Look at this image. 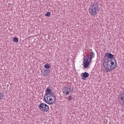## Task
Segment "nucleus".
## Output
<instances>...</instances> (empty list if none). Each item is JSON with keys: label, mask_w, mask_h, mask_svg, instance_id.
<instances>
[{"label": "nucleus", "mask_w": 124, "mask_h": 124, "mask_svg": "<svg viewBox=\"0 0 124 124\" xmlns=\"http://www.w3.org/2000/svg\"><path fill=\"white\" fill-rule=\"evenodd\" d=\"M51 15V12H48L45 15V16H46V17H50Z\"/></svg>", "instance_id": "12"}, {"label": "nucleus", "mask_w": 124, "mask_h": 124, "mask_svg": "<svg viewBox=\"0 0 124 124\" xmlns=\"http://www.w3.org/2000/svg\"><path fill=\"white\" fill-rule=\"evenodd\" d=\"M38 108L43 112H48L49 111V106L45 103H42L40 104Z\"/></svg>", "instance_id": "5"}, {"label": "nucleus", "mask_w": 124, "mask_h": 124, "mask_svg": "<svg viewBox=\"0 0 124 124\" xmlns=\"http://www.w3.org/2000/svg\"><path fill=\"white\" fill-rule=\"evenodd\" d=\"M71 91L72 90L70 88L67 86H65L62 89L63 93H64V94H65L66 95H68V94H69V93H71Z\"/></svg>", "instance_id": "6"}, {"label": "nucleus", "mask_w": 124, "mask_h": 124, "mask_svg": "<svg viewBox=\"0 0 124 124\" xmlns=\"http://www.w3.org/2000/svg\"><path fill=\"white\" fill-rule=\"evenodd\" d=\"M113 58V54L107 52L102 58L103 66L107 72H111L117 67V60Z\"/></svg>", "instance_id": "1"}, {"label": "nucleus", "mask_w": 124, "mask_h": 124, "mask_svg": "<svg viewBox=\"0 0 124 124\" xmlns=\"http://www.w3.org/2000/svg\"><path fill=\"white\" fill-rule=\"evenodd\" d=\"M42 74L44 77H47L49 76V74H50V70L45 69L44 70V71H42Z\"/></svg>", "instance_id": "7"}, {"label": "nucleus", "mask_w": 124, "mask_h": 124, "mask_svg": "<svg viewBox=\"0 0 124 124\" xmlns=\"http://www.w3.org/2000/svg\"><path fill=\"white\" fill-rule=\"evenodd\" d=\"M67 98L68 100H72V96H68Z\"/></svg>", "instance_id": "13"}, {"label": "nucleus", "mask_w": 124, "mask_h": 124, "mask_svg": "<svg viewBox=\"0 0 124 124\" xmlns=\"http://www.w3.org/2000/svg\"><path fill=\"white\" fill-rule=\"evenodd\" d=\"M89 76H90V74H89L88 73H87V72L84 73L83 76L82 77V80H84L85 81V80H86V78H88V77H89Z\"/></svg>", "instance_id": "8"}, {"label": "nucleus", "mask_w": 124, "mask_h": 124, "mask_svg": "<svg viewBox=\"0 0 124 124\" xmlns=\"http://www.w3.org/2000/svg\"><path fill=\"white\" fill-rule=\"evenodd\" d=\"M13 41H14V42L17 43V42H18L19 41V40L17 38H14Z\"/></svg>", "instance_id": "11"}, {"label": "nucleus", "mask_w": 124, "mask_h": 124, "mask_svg": "<svg viewBox=\"0 0 124 124\" xmlns=\"http://www.w3.org/2000/svg\"><path fill=\"white\" fill-rule=\"evenodd\" d=\"M4 97V93L3 92H0V100H2Z\"/></svg>", "instance_id": "9"}, {"label": "nucleus", "mask_w": 124, "mask_h": 124, "mask_svg": "<svg viewBox=\"0 0 124 124\" xmlns=\"http://www.w3.org/2000/svg\"><path fill=\"white\" fill-rule=\"evenodd\" d=\"M45 68H46V69H49L50 68V66L49 63L45 64L44 66Z\"/></svg>", "instance_id": "10"}, {"label": "nucleus", "mask_w": 124, "mask_h": 124, "mask_svg": "<svg viewBox=\"0 0 124 124\" xmlns=\"http://www.w3.org/2000/svg\"><path fill=\"white\" fill-rule=\"evenodd\" d=\"M90 57H88V58H85V57L83 58V67L85 68H88V66L91 64V62H92V60L94 58L95 54H94V52L91 50L89 54Z\"/></svg>", "instance_id": "3"}, {"label": "nucleus", "mask_w": 124, "mask_h": 124, "mask_svg": "<svg viewBox=\"0 0 124 124\" xmlns=\"http://www.w3.org/2000/svg\"><path fill=\"white\" fill-rule=\"evenodd\" d=\"M99 12V6L97 3H93L90 5L89 13L91 16H95Z\"/></svg>", "instance_id": "4"}, {"label": "nucleus", "mask_w": 124, "mask_h": 124, "mask_svg": "<svg viewBox=\"0 0 124 124\" xmlns=\"http://www.w3.org/2000/svg\"><path fill=\"white\" fill-rule=\"evenodd\" d=\"M44 101L49 105H52L56 101V96L53 93L52 90L46 88L44 96Z\"/></svg>", "instance_id": "2"}]
</instances>
